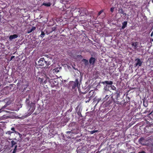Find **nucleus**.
<instances>
[{"instance_id":"nucleus-27","label":"nucleus","mask_w":153,"mask_h":153,"mask_svg":"<svg viewBox=\"0 0 153 153\" xmlns=\"http://www.w3.org/2000/svg\"><path fill=\"white\" fill-rule=\"evenodd\" d=\"M26 102L27 103H30L29 99L28 98H27L26 100Z\"/></svg>"},{"instance_id":"nucleus-31","label":"nucleus","mask_w":153,"mask_h":153,"mask_svg":"<svg viewBox=\"0 0 153 153\" xmlns=\"http://www.w3.org/2000/svg\"><path fill=\"white\" fill-rule=\"evenodd\" d=\"M137 153H146L144 151H142L140 152H139Z\"/></svg>"},{"instance_id":"nucleus-23","label":"nucleus","mask_w":153,"mask_h":153,"mask_svg":"<svg viewBox=\"0 0 153 153\" xmlns=\"http://www.w3.org/2000/svg\"><path fill=\"white\" fill-rule=\"evenodd\" d=\"M12 133H13V132L10 131H8L6 132V134H8L9 135H10Z\"/></svg>"},{"instance_id":"nucleus-3","label":"nucleus","mask_w":153,"mask_h":153,"mask_svg":"<svg viewBox=\"0 0 153 153\" xmlns=\"http://www.w3.org/2000/svg\"><path fill=\"white\" fill-rule=\"evenodd\" d=\"M144 132L146 133H153V128L150 126H146L144 129Z\"/></svg>"},{"instance_id":"nucleus-13","label":"nucleus","mask_w":153,"mask_h":153,"mask_svg":"<svg viewBox=\"0 0 153 153\" xmlns=\"http://www.w3.org/2000/svg\"><path fill=\"white\" fill-rule=\"evenodd\" d=\"M119 12L120 13L122 14L123 15H124V16H126V13L124 12V11L122 9H120Z\"/></svg>"},{"instance_id":"nucleus-12","label":"nucleus","mask_w":153,"mask_h":153,"mask_svg":"<svg viewBox=\"0 0 153 153\" xmlns=\"http://www.w3.org/2000/svg\"><path fill=\"white\" fill-rule=\"evenodd\" d=\"M82 61L84 62L85 66H87L88 65L89 62L88 60L85 59H83Z\"/></svg>"},{"instance_id":"nucleus-35","label":"nucleus","mask_w":153,"mask_h":153,"mask_svg":"<svg viewBox=\"0 0 153 153\" xmlns=\"http://www.w3.org/2000/svg\"><path fill=\"white\" fill-rule=\"evenodd\" d=\"M77 57H81L82 56L81 55H77Z\"/></svg>"},{"instance_id":"nucleus-19","label":"nucleus","mask_w":153,"mask_h":153,"mask_svg":"<svg viewBox=\"0 0 153 153\" xmlns=\"http://www.w3.org/2000/svg\"><path fill=\"white\" fill-rule=\"evenodd\" d=\"M16 142H15L13 140H12L11 141V146L13 147L14 146H15V145L16 144Z\"/></svg>"},{"instance_id":"nucleus-14","label":"nucleus","mask_w":153,"mask_h":153,"mask_svg":"<svg viewBox=\"0 0 153 153\" xmlns=\"http://www.w3.org/2000/svg\"><path fill=\"white\" fill-rule=\"evenodd\" d=\"M36 28L35 27H34V26L32 27V28L31 29H29L28 30V31H27V33H30L32 31L36 29Z\"/></svg>"},{"instance_id":"nucleus-38","label":"nucleus","mask_w":153,"mask_h":153,"mask_svg":"<svg viewBox=\"0 0 153 153\" xmlns=\"http://www.w3.org/2000/svg\"><path fill=\"white\" fill-rule=\"evenodd\" d=\"M27 88V86L26 87V88H24V91H25V90L26 88Z\"/></svg>"},{"instance_id":"nucleus-24","label":"nucleus","mask_w":153,"mask_h":153,"mask_svg":"<svg viewBox=\"0 0 153 153\" xmlns=\"http://www.w3.org/2000/svg\"><path fill=\"white\" fill-rule=\"evenodd\" d=\"M103 11V10H101L100 11L98 14V16H100Z\"/></svg>"},{"instance_id":"nucleus-20","label":"nucleus","mask_w":153,"mask_h":153,"mask_svg":"<svg viewBox=\"0 0 153 153\" xmlns=\"http://www.w3.org/2000/svg\"><path fill=\"white\" fill-rule=\"evenodd\" d=\"M45 34V33L43 31H42L40 35V36L43 38L44 37Z\"/></svg>"},{"instance_id":"nucleus-34","label":"nucleus","mask_w":153,"mask_h":153,"mask_svg":"<svg viewBox=\"0 0 153 153\" xmlns=\"http://www.w3.org/2000/svg\"><path fill=\"white\" fill-rule=\"evenodd\" d=\"M111 98L112 99V101H113V102H115V101L114 100V99H113V96H112L111 97Z\"/></svg>"},{"instance_id":"nucleus-11","label":"nucleus","mask_w":153,"mask_h":153,"mask_svg":"<svg viewBox=\"0 0 153 153\" xmlns=\"http://www.w3.org/2000/svg\"><path fill=\"white\" fill-rule=\"evenodd\" d=\"M145 139L143 137H141L139 140V142L141 144L144 145L143 142L145 141Z\"/></svg>"},{"instance_id":"nucleus-21","label":"nucleus","mask_w":153,"mask_h":153,"mask_svg":"<svg viewBox=\"0 0 153 153\" xmlns=\"http://www.w3.org/2000/svg\"><path fill=\"white\" fill-rule=\"evenodd\" d=\"M17 146L16 145L15 146V148L14 149L13 152L12 153H16V148H17Z\"/></svg>"},{"instance_id":"nucleus-25","label":"nucleus","mask_w":153,"mask_h":153,"mask_svg":"<svg viewBox=\"0 0 153 153\" xmlns=\"http://www.w3.org/2000/svg\"><path fill=\"white\" fill-rule=\"evenodd\" d=\"M109 98V96H108V95H106L105 97L104 98V99L105 100H107V99Z\"/></svg>"},{"instance_id":"nucleus-39","label":"nucleus","mask_w":153,"mask_h":153,"mask_svg":"<svg viewBox=\"0 0 153 153\" xmlns=\"http://www.w3.org/2000/svg\"><path fill=\"white\" fill-rule=\"evenodd\" d=\"M152 3H153V0H152Z\"/></svg>"},{"instance_id":"nucleus-15","label":"nucleus","mask_w":153,"mask_h":153,"mask_svg":"<svg viewBox=\"0 0 153 153\" xmlns=\"http://www.w3.org/2000/svg\"><path fill=\"white\" fill-rule=\"evenodd\" d=\"M94 91H91L89 92V95L90 96V98L94 97V95H93V94Z\"/></svg>"},{"instance_id":"nucleus-36","label":"nucleus","mask_w":153,"mask_h":153,"mask_svg":"<svg viewBox=\"0 0 153 153\" xmlns=\"http://www.w3.org/2000/svg\"><path fill=\"white\" fill-rule=\"evenodd\" d=\"M15 57L14 56H12L11 57V60H12L13 58H14Z\"/></svg>"},{"instance_id":"nucleus-5","label":"nucleus","mask_w":153,"mask_h":153,"mask_svg":"<svg viewBox=\"0 0 153 153\" xmlns=\"http://www.w3.org/2000/svg\"><path fill=\"white\" fill-rule=\"evenodd\" d=\"M102 83L103 85H105V84H106V87H104V89H105V90H106L107 89V87H106L108 86V87H111V86L112 85V82L111 81H105L104 82H102Z\"/></svg>"},{"instance_id":"nucleus-40","label":"nucleus","mask_w":153,"mask_h":153,"mask_svg":"<svg viewBox=\"0 0 153 153\" xmlns=\"http://www.w3.org/2000/svg\"><path fill=\"white\" fill-rule=\"evenodd\" d=\"M78 114L79 115V116H80V115L79 114Z\"/></svg>"},{"instance_id":"nucleus-22","label":"nucleus","mask_w":153,"mask_h":153,"mask_svg":"<svg viewBox=\"0 0 153 153\" xmlns=\"http://www.w3.org/2000/svg\"><path fill=\"white\" fill-rule=\"evenodd\" d=\"M98 131V130H94L91 131L90 132L91 134H93L94 133L97 132Z\"/></svg>"},{"instance_id":"nucleus-4","label":"nucleus","mask_w":153,"mask_h":153,"mask_svg":"<svg viewBox=\"0 0 153 153\" xmlns=\"http://www.w3.org/2000/svg\"><path fill=\"white\" fill-rule=\"evenodd\" d=\"M80 13V14L81 16H84V15H87L88 14V11L86 8H82L81 10L79 11Z\"/></svg>"},{"instance_id":"nucleus-6","label":"nucleus","mask_w":153,"mask_h":153,"mask_svg":"<svg viewBox=\"0 0 153 153\" xmlns=\"http://www.w3.org/2000/svg\"><path fill=\"white\" fill-rule=\"evenodd\" d=\"M96 61L95 58L91 57L89 60V62L90 64L92 65H94Z\"/></svg>"},{"instance_id":"nucleus-26","label":"nucleus","mask_w":153,"mask_h":153,"mask_svg":"<svg viewBox=\"0 0 153 153\" xmlns=\"http://www.w3.org/2000/svg\"><path fill=\"white\" fill-rule=\"evenodd\" d=\"M114 7H111V9H110V11L112 13L114 11Z\"/></svg>"},{"instance_id":"nucleus-9","label":"nucleus","mask_w":153,"mask_h":153,"mask_svg":"<svg viewBox=\"0 0 153 153\" xmlns=\"http://www.w3.org/2000/svg\"><path fill=\"white\" fill-rule=\"evenodd\" d=\"M79 84L78 79H76L74 84L72 86V88L74 89L76 87H78Z\"/></svg>"},{"instance_id":"nucleus-2","label":"nucleus","mask_w":153,"mask_h":153,"mask_svg":"<svg viewBox=\"0 0 153 153\" xmlns=\"http://www.w3.org/2000/svg\"><path fill=\"white\" fill-rule=\"evenodd\" d=\"M135 63L134 64L135 67H137L138 68L139 66H141L143 62L141 61L140 59L137 58L135 59Z\"/></svg>"},{"instance_id":"nucleus-18","label":"nucleus","mask_w":153,"mask_h":153,"mask_svg":"<svg viewBox=\"0 0 153 153\" xmlns=\"http://www.w3.org/2000/svg\"><path fill=\"white\" fill-rule=\"evenodd\" d=\"M42 5L46 6L49 7L51 6V4L50 2H48L47 3H43L42 4Z\"/></svg>"},{"instance_id":"nucleus-10","label":"nucleus","mask_w":153,"mask_h":153,"mask_svg":"<svg viewBox=\"0 0 153 153\" xmlns=\"http://www.w3.org/2000/svg\"><path fill=\"white\" fill-rule=\"evenodd\" d=\"M122 26L121 27V29H124L126 27L127 24V22L124 21L123 23H122Z\"/></svg>"},{"instance_id":"nucleus-17","label":"nucleus","mask_w":153,"mask_h":153,"mask_svg":"<svg viewBox=\"0 0 153 153\" xmlns=\"http://www.w3.org/2000/svg\"><path fill=\"white\" fill-rule=\"evenodd\" d=\"M11 130L12 131V132H13V133H15L16 134L18 133V132L17 131L15 130V128L14 127L12 128L11 129ZM18 134H20L19 133H18Z\"/></svg>"},{"instance_id":"nucleus-1","label":"nucleus","mask_w":153,"mask_h":153,"mask_svg":"<svg viewBox=\"0 0 153 153\" xmlns=\"http://www.w3.org/2000/svg\"><path fill=\"white\" fill-rule=\"evenodd\" d=\"M38 65L39 66L42 68H48L49 65H51L50 62H47L43 58H41L38 61Z\"/></svg>"},{"instance_id":"nucleus-32","label":"nucleus","mask_w":153,"mask_h":153,"mask_svg":"<svg viewBox=\"0 0 153 153\" xmlns=\"http://www.w3.org/2000/svg\"><path fill=\"white\" fill-rule=\"evenodd\" d=\"M54 70H55V71H56L57 72H59V70H58L57 68H55Z\"/></svg>"},{"instance_id":"nucleus-16","label":"nucleus","mask_w":153,"mask_h":153,"mask_svg":"<svg viewBox=\"0 0 153 153\" xmlns=\"http://www.w3.org/2000/svg\"><path fill=\"white\" fill-rule=\"evenodd\" d=\"M143 105L145 107H147L148 106V102L147 101L143 100Z\"/></svg>"},{"instance_id":"nucleus-30","label":"nucleus","mask_w":153,"mask_h":153,"mask_svg":"<svg viewBox=\"0 0 153 153\" xmlns=\"http://www.w3.org/2000/svg\"><path fill=\"white\" fill-rule=\"evenodd\" d=\"M111 102H109V101H108L107 103V105L108 106L109 105H110L111 103Z\"/></svg>"},{"instance_id":"nucleus-8","label":"nucleus","mask_w":153,"mask_h":153,"mask_svg":"<svg viewBox=\"0 0 153 153\" xmlns=\"http://www.w3.org/2000/svg\"><path fill=\"white\" fill-rule=\"evenodd\" d=\"M18 37V36L17 34H15L10 35L9 36V39L10 40H12L13 39L17 38Z\"/></svg>"},{"instance_id":"nucleus-41","label":"nucleus","mask_w":153,"mask_h":153,"mask_svg":"<svg viewBox=\"0 0 153 153\" xmlns=\"http://www.w3.org/2000/svg\"><path fill=\"white\" fill-rule=\"evenodd\" d=\"M80 114V115H81V113Z\"/></svg>"},{"instance_id":"nucleus-28","label":"nucleus","mask_w":153,"mask_h":153,"mask_svg":"<svg viewBox=\"0 0 153 153\" xmlns=\"http://www.w3.org/2000/svg\"><path fill=\"white\" fill-rule=\"evenodd\" d=\"M101 100V99H100V98L98 99L97 100V104H96V105H97V104Z\"/></svg>"},{"instance_id":"nucleus-29","label":"nucleus","mask_w":153,"mask_h":153,"mask_svg":"<svg viewBox=\"0 0 153 153\" xmlns=\"http://www.w3.org/2000/svg\"><path fill=\"white\" fill-rule=\"evenodd\" d=\"M51 29L52 30H51V32H52V31H54L55 30V28L54 27H52L51 28Z\"/></svg>"},{"instance_id":"nucleus-37","label":"nucleus","mask_w":153,"mask_h":153,"mask_svg":"<svg viewBox=\"0 0 153 153\" xmlns=\"http://www.w3.org/2000/svg\"><path fill=\"white\" fill-rule=\"evenodd\" d=\"M91 99H90V98L88 100H87V101H86V102H89L90 100Z\"/></svg>"},{"instance_id":"nucleus-7","label":"nucleus","mask_w":153,"mask_h":153,"mask_svg":"<svg viewBox=\"0 0 153 153\" xmlns=\"http://www.w3.org/2000/svg\"><path fill=\"white\" fill-rule=\"evenodd\" d=\"M138 43L137 42H133L131 43V45L133 47V48L134 49H136L137 47V45Z\"/></svg>"},{"instance_id":"nucleus-33","label":"nucleus","mask_w":153,"mask_h":153,"mask_svg":"<svg viewBox=\"0 0 153 153\" xmlns=\"http://www.w3.org/2000/svg\"><path fill=\"white\" fill-rule=\"evenodd\" d=\"M49 82H53V81H54V80L53 79H51L50 80H49Z\"/></svg>"}]
</instances>
